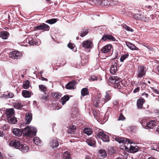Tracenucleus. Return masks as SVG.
Returning <instances> with one entry per match:
<instances>
[{"label":"nucleus","mask_w":159,"mask_h":159,"mask_svg":"<svg viewBox=\"0 0 159 159\" xmlns=\"http://www.w3.org/2000/svg\"><path fill=\"white\" fill-rule=\"evenodd\" d=\"M4 129H6L9 128V126L8 124H4L3 126H1Z\"/></svg>","instance_id":"nucleus-52"},{"label":"nucleus","mask_w":159,"mask_h":159,"mask_svg":"<svg viewBox=\"0 0 159 159\" xmlns=\"http://www.w3.org/2000/svg\"><path fill=\"white\" fill-rule=\"evenodd\" d=\"M69 99V96L68 95H66L61 98V102L62 105H64L67 101H68Z\"/></svg>","instance_id":"nucleus-23"},{"label":"nucleus","mask_w":159,"mask_h":159,"mask_svg":"<svg viewBox=\"0 0 159 159\" xmlns=\"http://www.w3.org/2000/svg\"><path fill=\"white\" fill-rule=\"evenodd\" d=\"M68 47L71 49H73L75 47V45L72 43H69L67 45Z\"/></svg>","instance_id":"nucleus-49"},{"label":"nucleus","mask_w":159,"mask_h":159,"mask_svg":"<svg viewBox=\"0 0 159 159\" xmlns=\"http://www.w3.org/2000/svg\"><path fill=\"white\" fill-rule=\"evenodd\" d=\"M3 135V132L1 130H0V137L2 136Z\"/></svg>","instance_id":"nucleus-61"},{"label":"nucleus","mask_w":159,"mask_h":159,"mask_svg":"<svg viewBox=\"0 0 159 159\" xmlns=\"http://www.w3.org/2000/svg\"><path fill=\"white\" fill-rule=\"evenodd\" d=\"M41 98L43 100H46L47 99V97L46 96L42 95L41 97Z\"/></svg>","instance_id":"nucleus-55"},{"label":"nucleus","mask_w":159,"mask_h":159,"mask_svg":"<svg viewBox=\"0 0 159 159\" xmlns=\"http://www.w3.org/2000/svg\"><path fill=\"white\" fill-rule=\"evenodd\" d=\"M40 79L41 80H42L43 81H48V80L47 79L45 78L44 77H41V78H40Z\"/></svg>","instance_id":"nucleus-54"},{"label":"nucleus","mask_w":159,"mask_h":159,"mask_svg":"<svg viewBox=\"0 0 159 159\" xmlns=\"http://www.w3.org/2000/svg\"><path fill=\"white\" fill-rule=\"evenodd\" d=\"M49 146L52 148H57L59 146L58 142L57 139H51L49 142Z\"/></svg>","instance_id":"nucleus-10"},{"label":"nucleus","mask_w":159,"mask_h":159,"mask_svg":"<svg viewBox=\"0 0 159 159\" xmlns=\"http://www.w3.org/2000/svg\"><path fill=\"white\" fill-rule=\"evenodd\" d=\"M25 116V123L27 124H29L30 123L32 119V114L30 113H27L26 114Z\"/></svg>","instance_id":"nucleus-14"},{"label":"nucleus","mask_w":159,"mask_h":159,"mask_svg":"<svg viewBox=\"0 0 159 159\" xmlns=\"http://www.w3.org/2000/svg\"><path fill=\"white\" fill-rule=\"evenodd\" d=\"M99 155L102 158H105L107 155V153L105 150L101 149L99 150Z\"/></svg>","instance_id":"nucleus-27"},{"label":"nucleus","mask_w":159,"mask_h":159,"mask_svg":"<svg viewBox=\"0 0 159 159\" xmlns=\"http://www.w3.org/2000/svg\"><path fill=\"white\" fill-rule=\"evenodd\" d=\"M143 45L146 48L148 49V51H152L154 50V48L152 47L149 45H147V44L145 43H143Z\"/></svg>","instance_id":"nucleus-45"},{"label":"nucleus","mask_w":159,"mask_h":159,"mask_svg":"<svg viewBox=\"0 0 159 159\" xmlns=\"http://www.w3.org/2000/svg\"><path fill=\"white\" fill-rule=\"evenodd\" d=\"M90 78V79L93 81L98 80L97 77L96 76H94L93 75H91Z\"/></svg>","instance_id":"nucleus-51"},{"label":"nucleus","mask_w":159,"mask_h":159,"mask_svg":"<svg viewBox=\"0 0 159 159\" xmlns=\"http://www.w3.org/2000/svg\"><path fill=\"white\" fill-rule=\"evenodd\" d=\"M106 39L111 40L112 41H114L116 39L111 35H105L100 40V41H101V40H103L105 41Z\"/></svg>","instance_id":"nucleus-18"},{"label":"nucleus","mask_w":159,"mask_h":159,"mask_svg":"<svg viewBox=\"0 0 159 159\" xmlns=\"http://www.w3.org/2000/svg\"><path fill=\"white\" fill-rule=\"evenodd\" d=\"M76 83L75 80H73L68 83L66 85V88L68 89H74Z\"/></svg>","instance_id":"nucleus-12"},{"label":"nucleus","mask_w":159,"mask_h":159,"mask_svg":"<svg viewBox=\"0 0 159 159\" xmlns=\"http://www.w3.org/2000/svg\"><path fill=\"white\" fill-rule=\"evenodd\" d=\"M125 44L129 48L132 50H139V48L132 43L129 42H125Z\"/></svg>","instance_id":"nucleus-15"},{"label":"nucleus","mask_w":159,"mask_h":159,"mask_svg":"<svg viewBox=\"0 0 159 159\" xmlns=\"http://www.w3.org/2000/svg\"><path fill=\"white\" fill-rule=\"evenodd\" d=\"M93 45L92 43L90 40H87L83 42L82 46L85 48L89 49L92 48Z\"/></svg>","instance_id":"nucleus-11"},{"label":"nucleus","mask_w":159,"mask_h":159,"mask_svg":"<svg viewBox=\"0 0 159 159\" xmlns=\"http://www.w3.org/2000/svg\"><path fill=\"white\" fill-rule=\"evenodd\" d=\"M144 101L145 100L143 98H140L137 100V105L138 108L141 109L142 108Z\"/></svg>","instance_id":"nucleus-20"},{"label":"nucleus","mask_w":159,"mask_h":159,"mask_svg":"<svg viewBox=\"0 0 159 159\" xmlns=\"http://www.w3.org/2000/svg\"><path fill=\"white\" fill-rule=\"evenodd\" d=\"M57 21L56 19L53 18L47 20L46 21V22L50 24H52L56 23Z\"/></svg>","instance_id":"nucleus-41"},{"label":"nucleus","mask_w":159,"mask_h":159,"mask_svg":"<svg viewBox=\"0 0 159 159\" xmlns=\"http://www.w3.org/2000/svg\"><path fill=\"white\" fill-rule=\"evenodd\" d=\"M143 96L144 97H146V98H147L148 97V94L146 93H144L143 94Z\"/></svg>","instance_id":"nucleus-59"},{"label":"nucleus","mask_w":159,"mask_h":159,"mask_svg":"<svg viewBox=\"0 0 159 159\" xmlns=\"http://www.w3.org/2000/svg\"><path fill=\"white\" fill-rule=\"evenodd\" d=\"M125 117L124 116L121 114L120 115L118 120H125Z\"/></svg>","instance_id":"nucleus-50"},{"label":"nucleus","mask_w":159,"mask_h":159,"mask_svg":"<svg viewBox=\"0 0 159 159\" xmlns=\"http://www.w3.org/2000/svg\"><path fill=\"white\" fill-rule=\"evenodd\" d=\"M7 119L8 122L11 124H15L17 122L16 118L13 116L8 117Z\"/></svg>","instance_id":"nucleus-21"},{"label":"nucleus","mask_w":159,"mask_h":159,"mask_svg":"<svg viewBox=\"0 0 159 159\" xmlns=\"http://www.w3.org/2000/svg\"><path fill=\"white\" fill-rule=\"evenodd\" d=\"M139 148L137 146H133L130 145L129 150L130 152L134 153L137 152Z\"/></svg>","instance_id":"nucleus-30"},{"label":"nucleus","mask_w":159,"mask_h":159,"mask_svg":"<svg viewBox=\"0 0 159 159\" xmlns=\"http://www.w3.org/2000/svg\"><path fill=\"white\" fill-rule=\"evenodd\" d=\"M52 95L56 98H59L61 96V94L58 92L53 93Z\"/></svg>","instance_id":"nucleus-46"},{"label":"nucleus","mask_w":159,"mask_h":159,"mask_svg":"<svg viewBox=\"0 0 159 159\" xmlns=\"http://www.w3.org/2000/svg\"><path fill=\"white\" fill-rule=\"evenodd\" d=\"M23 104L22 103L20 102H16L14 104V107L15 108L19 109L23 106Z\"/></svg>","instance_id":"nucleus-39"},{"label":"nucleus","mask_w":159,"mask_h":159,"mask_svg":"<svg viewBox=\"0 0 159 159\" xmlns=\"http://www.w3.org/2000/svg\"><path fill=\"white\" fill-rule=\"evenodd\" d=\"M88 30L87 28H84L81 31L80 33V36L82 37H84L88 34Z\"/></svg>","instance_id":"nucleus-34"},{"label":"nucleus","mask_w":159,"mask_h":159,"mask_svg":"<svg viewBox=\"0 0 159 159\" xmlns=\"http://www.w3.org/2000/svg\"><path fill=\"white\" fill-rule=\"evenodd\" d=\"M22 56L21 52L18 51H12L9 54V57L12 59H18L20 58Z\"/></svg>","instance_id":"nucleus-4"},{"label":"nucleus","mask_w":159,"mask_h":159,"mask_svg":"<svg viewBox=\"0 0 159 159\" xmlns=\"http://www.w3.org/2000/svg\"><path fill=\"white\" fill-rule=\"evenodd\" d=\"M118 103V102H117V101H116V102H115L113 103V104H114V105H117Z\"/></svg>","instance_id":"nucleus-63"},{"label":"nucleus","mask_w":159,"mask_h":159,"mask_svg":"<svg viewBox=\"0 0 159 159\" xmlns=\"http://www.w3.org/2000/svg\"><path fill=\"white\" fill-rule=\"evenodd\" d=\"M85 159H92V158L90 156H87L86 157Z\"/></svg>","instance_id":"nucleus-58"},{"label":"nucleus","mask_w":159,"mask_h":159,"mask_svg":"<svg viewBox=\"0 0 159 159\" xmlns=\"http://www.w3.org/2000/svg\"><path fill=\"white\" fill-rule=\"evenodd\" d=\"M139 87H137L133 91V92L134 93H135L137 92H138L139 90Z\"/></svg>","instance_id":"nucleus-53"},{"label":"nucleus","mask_w":159,"mask_h":159,"mask_svg":"<svg viewBox=\"0 0 159 159\" xmlns=\"http://www.w3.org/2000/svg\"><path fill=\"white\" fill-rule=\"evenodd\" d=\"M100 3L104 4L105 6H108L110 5L109 2L107 0H105L104 1H100Z\"/></svg>","instance_id":"nucleus-48"},{"label":"nucleus","mask_w":159,"mask_h":159,"mask_svg":"<svg viewBox=\"0 0 159 159\" xmlns=\"http://www.w3.org/2000/svg\"><path fill=\"white\" fill-rule=\"evenodd\" d=\"M129 57L128 54H126L122 55L120 57V60L121 62H123L124 60L127 58Z\"/></svg>","instance_id":"nucleus-42"},{"label":"nucleus","mask_w":159,"mask_h":159,"mask_svg":"<svg viewBox=\"0 0 159 159\" xmlns=\"http://www.w3.org/2000/svg\"><path fill=\"white\" fill-rule=\"evenodd\" d=\"M15 113L13 108L7 109L6 111L5 114L7 118L12 116Z\"/></svg>","instance_id":"nucleus-17"},{"label":"nucleus","mask_w":159,"mask_h":159,"mask_svg":"<svg viewBox=\"0 0 159 159\" xmlns=\"http://www.w3.org/2000/svg\"><path fill=\"white\" fill-rule=\"evenodd\" d=\"M112 46L110 44H107L103 47L101 49L102 53H108L111 50Z\"/></svg>","instance_id":"nucleus-9"},{"label":"nucleus","mask_w":159,"mask_h":159,"mask_svg":"<svg viewBox=\"0 0 159 159\" xmlns=\"http://www.w3.org/2000/svg\"><path fill=\"white\" fill-rule=\"evenodd\" d=\"M9 145L13 147L19 149L21 145L20 141L18 140H13L9 143Z\"/></svg>","instance_id":"nucleus-8"},{"label":"nucleus","mask_w":159,"mask_h":159,"mask_svg":"<svg viewBox=\"0 0 159 159\" xmlns=\"http://www.w3.org/2000/svg\"><path fill=\"white\" fill-rule=\"evenodd\" d=\"M115 141L118 142L119 143H123L125 144L128 143V144H131L132 143L131 140L125 138L116 137L115 138Z\"/></svg>","instance_id":"nucleus-6"},{"label":"nucleus","mask_w":159,"mask_h":159,"mask_svg":"<svg viewBox=\"0 0 159 159\" xmlns=\"http://www.w3.org/2000/svg\"><path fill=\"white\" fill-rule=\"evenodd\" d=\"M123 27L126 30L128 31H130L131 32H133L134 31V30L133 29L126 25H124L123 26Z\"/></svg>","instance_id":"nucleus-47"},{"label":"nucleus","mask_w":159,"mask_h":159,"mask_svg":"<svg viewBox=\"0 0 159 159\" xmlns=\"http://www.w3.org/2000/svg\"><path fill=\"white\" fill-rule=\"evenodd\" d=\"M12 132L15 135L18 137L21 136L22 134V130L21 131L20 129L17 128L13 129Z\"/></svg>","instance_id":"nucleus-19"},{"label":"nucleus","mask_w":159,"mask_h":159,"mask_svg":"<svg viewBox=\"0 0 159 159\" xmlns=\"http://www.w3.org/2000/svg\"><path fill=\"white\" fill-rule=\"evenodd\" d=\"M157 131L159 133V126L157 127Z\"/></svg>","instance_id":"nucleus-64"},{"label":"nucleus","mask_w":159,"mask_h":159,"mask_svg":"<svg viewBox=\"0 0 159 159\" xmlns=\"http://www.w3.org/2000/svg\"><path fill=\"white\" fill-rule=\"evenodd\" d=\"M138 77H141L144 75L146 74L145 68L142 66H139L137 70Z\"/></svg>","instance_id":"nucleus-5"},{"label":"nucleus","mask_w":159,"mask_h":159,"mask_svg":"<svg viewBox=\"0 0 159 159\" xmlns=\"http://www.w3.org/2000/svg\"><path fill=\"white\" fill-rule=\"evenodd\" d=\"M154 92L157 94H159V91H158L156 90H155Z\"/></svg>","instance_id":"nucleus-62"},{"label":"nucleus","mask_w":159,"mask_h":159,"mask_svg":"<svg viewBox=\"0 0 159 159\" xmlns=\"http://www.w3.org/2000/svg\"><path fill=\"white\" fill-rule=\"evenodd\" d=\"M134 18L137 20H143V16L140 14H136L134 16Z\"/></svg>","instance_id":"nucleus-38"},{"label":"nucleus","mask_w":159,"mask_h":159,"mask_svg":"<svg viewBox=\"0 0 159 159\" xmlns=\"http://www.w3.org/2000/svg\"><path fill=\"white\" fill-rule=\"evenodd\" d=\"M14 96V94L12 93H9L8 95L3 94L2 97L6 98H12Z\"/></svg>","instance_id":"nucleus-44"},{"label":"nucleus","mask_w":159,"mask_h":159,"mask_svg":"<svg viewBox=\"0 0 159 159\" xmlns=\"http://www.w3.org/2000/svg\"><path fill=\"white\" fill-rule=\"evenodd\" d=\"M86 142L88 144L91 146H93L95 144V141L93 139L90 138L87 140Z\"/></svg>","instance_id":"nucleus-26"},{"label":"nucleus","mask_w":159,"mask_h":159,"mask_svg":"<svg viewBox=\"0 0 159 159\" xmlns=\"http://www.w3.org/2000/svg\"><path fill=\"white\" fill-rule=\"evenodd\" d=\"M76 129V127L74 125H70L69 127V129L68 131L69 132V133H72V132H74Z\"/></svg>","instance_id":"nucleus-40"},{"label":"nucleus","mask_w":159,"mask_h":159,"mask_svg":"<svg viewBox=\"0 0 159 159\" xmlns=\"http://www.w3.org/2000/svg\"><path fill=\"white\" fill-rule=\"evenodd\" d=\"M81 94L82 95L80 97L81 99L84 96L89 95V91L88 88H85L82 89L81 90Z\"/></svg>","instance_id":"nucleus-22"},{"label":"nucleus","mask_w":159,"mask_h":159,"mask_svg":"<svg viewBox=\"0 0 159 159\" xmlns=\"http://www.w3.org/2000/svg\"><path fill=\"white\" fill-rule=\"evenodd\" d=\"M155 120H151L147 123L146 126L150 129H153L157 125Z\"/></svg>","instance_id":"nucleus-13"},{"label":"nucleus","mask_w":159,"mask_h":159,"mask_svg":"<svg viewBox=\"0 0 159 159\" xmlns=\"http://www.w3.org/2000/svg\"><path fill=\"white\" fill-rule=\"evenodd\" d=\"M63 158L64 159H71L70 152L68 151H66L64 153Z\"/></svg>","instance_id":"nucleus-36"},{"label":"nucleus","mask_w":159,"mask_h":159,"mask_svg":"<svg viewBox=\"0 0 159 159\" xmlns=\"http://www.w3.org/2000/svg\"><path fill=\"white\" fill-rule=\"evenodd\" d=\"M30 81L27 80L25 81L23 84V87L25 89H27L29 87Z\"/></svg>","instance_id":"nucleus-43"},{"label":"nucleus","mask_w":159,"mask_h":159,"mask_svg":"<svg viewBox=\"0 0 159 159\" xmlns=\"http://www.w3.org/2000/svg\"><path fill=\"white\" fill-rule=\"evenodd\" d=\"M151 149L159 152V144H155L151 147Z\"/></svg>","instance_id":"nucleus-37"},{"label":"nucleus","mask_w":159,"mask_h":159,"mask_svg":"<svg viewBox=\"0 0 159 159\" xmlns=\"http://www.w3.org/2000/svg\"><path fill=\"white\" fill-rule=\"evenodd\" d=\"M9 33L7 31H2L1 33L0 37L3 39H6L9 36Z\"/></svg>","instance_id":"nucleus-25"},{"label":"nucleus","mask_w":159,"mask_h":159,"mask_svg":"<svg viewBox=\"0 0 159 159\" xmlns=\"http://www.w3.org/2000/svg\"><path fill=\"white\" fill-rule=\"evenodd\" d=\"M83 132L87 135H90L93 132V131L92 129L89 128H85L83 130Z\"/></svg>","instance_id":"nucleus-29"},{"label":"nucleus","mask_w":159,"mask_h":159,"mask_svg":"<svg viewBox=\"0 0 159 159\" xmlns=\"http://www.w3.org/2000/svg\"><path fill=\"white\" fill-rule=\"evenodd\" d=\"M98 104L99 103L97 102H96V103H95V102H94V105L96 107H98Z\"/></svg>","instance_id":"nucleus-56"},{"label":"nucleus","mask_w":159,"mask_h":159,"mask_svg":"<svg viewBox=\"0 0 159 159\" xmlns=\"http://www.w3.org/2000/svg\"><path fill=\"white\" fill-rule=\"evenodd\" d=\"M39 87L40 90L43 92L45 95H46V91L47 89L46 87L43 85L41 84L39 85Z\"/></svg>","instance_id":"nucleus-33"},{"label":"nucleus","mask_w":159,"mask_h":159,"mask_svg":"<svg viewBox=\"0 0 159 159\" xmlns=\"http://www.w3.org/2000/svg\"><path fill=\"white\" fill-rule=\"evenodd\" d=\"M23 96L25 98H30L31 96L30 93L28 90H23L22 93Z\"/></svg>","instance_id":"nucleus-28"},{"label":"nucleus","mask_w":159,"mask_h":159,"mask_svg":"<svg viewBox=\"0 0 159 159\" xmlns=\"http://www.w3.org/2000/svg\"><path fill=\"white\" fill-rule=\"evenodd\" d=\"M3 157L2 154L0 152V159H3Z\"/></svg>","instance_id":"nucleus-57"},{"label":"nucleus","mask_w":159,"mask_h":159,"mask_svg":"<svg viewBox=\"0 0 159 159\" xmlns=\"http://www.w3.org/2000/svg\"><path fill=\"white\" fill-rule=\"evenodd\" d=\"M117 67L115 64H112L110 69L111 74H114L117 71Z\"/></svg>","instance_id":"nucleus-32"},{"label":"nucleus","mask_w":159,"mask_h":159,"mask_svg":"<svg viewBox=\"0 0 159 159\" xmlns=\"http://www.w3.org/2000/svg\"><path fill=\"white\" fill-rule=\"evenodd\" d=\"M28 43L30 45H36L38 44V43L36 39H31V40L29 39L28 40Z\"/></svg>","instance_id":"nucleus-35"},{"label":"nucleus","mask_w":159,"mask_h":159,"mask_svg":"<svg viewBox=\"0 0 159 159\" xmlns=\"http://www.w3.org/2000/svg\"><path fill=\"white\" fill-rule=\"evenodd\" d=\"M97 138L101 139L104 142H108L109 141V136L102 131H101L98 132Z\"/></svg>","instance_id":"nucleus-3"},{"label":"nucleus","mask_w":159,"mask_h":159,"mask_svg":"<svg viewBox=\"0 0 159 159\" xmlns=\"http://www.w3.org/2000/svg\"><path fill=\"white\" fill-rule=\"evenodd\" d=\"M34 143L36 145H40L42 141L38 137H35L33 139Z\"/></svg>","instance_id":"nucleus-31"},{"label":"nucleus","mask_w":159,"mask_h":159,"mask_svg":"<svg viewBox=\"0 0 159 159\" xmlns=\"http://www.w3.org/2000/svg\"><path fill=\"white\" fill-rule=\"evenodd\" d=\"M19 149L24 152H26L28 151L29 148L26 144H21Z\"/></svg>","instance_id":"nucleus-16"},{"label":"nucleus","mask_w":159,"mask_h":159,"mask_svg":"<svg viewBox=\"0 0 159 159\" xmlns=\"http://www.w3.org/2000/svg\"><path fill=\"white\" fill-rule=\"evenodd\" d=\"M109 81L113 85L114 88H116L120 86V79L117 76H111L109 77Z\"/></svg>","instance_id":"nucleus-2"},{"label":"nucleus","mask_w":159,"mask_h":159,"mask_svg":"<svg viewBox=\"0 0 159 159\" xmlns=\"http://www.w3.org/2000/svg\"><path fill=\"white\" fill-rule=\"evenodd\" d=\"M34 28L35 29L39 30L48 31L50 29V27L48 25L45 23H42L39 25L35 27Z\"/></svg>","instance_id":"nucleus-7"},{"label":"nucleus","mask_w":159,"mask_h":159,"mask_svg":"<svg viewBox=\"0 0 159 159\" xmlns=\"http://www.w3.org/2000/svg\"><path fill=\"white\" fill-rule=\"evenodd\" d=\"M111 96L109 93V91H108L106 92V94L105 96V97L102 99L103 101L104 102L103 103H104L107 102L108 101L111 99Z\"/></svg>","instance_id":"nucleus-24"},{"label":"nucleus","mask_w":159,"mask_h":159,"mask_svg":"<svg viewBox=\"0 0 159 159\" xmlns=\"http://www.w3.org/2000/svg\"><path fill=\"white\" fill-rule=\"evenodd\" d=\"M118 57V53H116V56L115 57L113 58V60H114L117 59Z\"/></svg>","instance_id":"nucleus-60"},{"label":"nucleus","mask_w":159,"mask_h":159,"mask_svg":"<svg viewBox=\"0 0 159 159\" xmlns=\"http://www.w3.org/2000/svg\"><path fill=\"white\" fill-rule=\"evenodd\" d=\"M22 132L25 136L32 137L36 135L37 129L34 127L28 126L22 129Z\"/></svg>","instance_id":"nucleus-1"}]
</instances>
